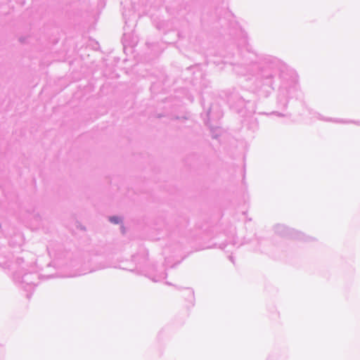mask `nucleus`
<instances>
[{
	"label": "nucleus",
	"mask_w": 360,
	"mask_h": 360,
	"mask_svg": "<svg viewBox=\"0 0 360 360\" xmlns=\"http://www.w3.org/2000/svg\"><path fill=\"white\" fill-rule=\"evenodd\" d=\"M110 221L114 224H119L121 219L118 217H112L110 218Z\"/></svg>",
	"instance_id": "obj_1"
}]
</instances>
